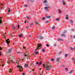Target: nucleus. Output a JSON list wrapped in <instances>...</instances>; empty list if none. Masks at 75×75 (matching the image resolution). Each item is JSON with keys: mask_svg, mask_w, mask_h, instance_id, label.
I'll list each match as a JSON object with an SVG mask.
<instances>
[{"mask_svg": "<svg viewBox=\"0 0 75 75\" xmlns=\"http://www.w3.org/2000/svg\"><path fill=\"white\" fill-rule=\"evenodd\" d=\"M46 67L45 68L47 71H50V68H51V64L50 63H47L45 65Z\"/></svg>", "mask_w": 75, "mask_h": 75, "instance_id": "1", "label": "nucleus"}, {"mask_svg": "<svg viewBox=\"0 0 75 75\" xmlns=\"http://www.w3.org/2000/svg\"><path fill=\"white\" fill-rule=\"evenodd\" d=\"M39 47H40V48H41V44H39L37 46L36 49L35 50V51H36L37 50H38V48H39Z\"/></svg>", "mask_w": 75, "mask_h": 75, "instance_id": "2", "label": "nucleus"}, {"mask_svg": "<svg viewBox=\"0 0 75 75\" xmlns=\"http://www.w3.org/2000/svg\"><path fill=\"white\" fill-rule=\"evenodd\" d=\"M14 58V56H12L10 58L11 61L12 62V63H14V61H13V58Z\"/></svg>", "mask_w": 75, "mask_h": 75, "instance_id": "3", "label": "nucleus"}, {"mask_svg": "<svg viewBox=\"0 0 75 75\" xmlns=\"http://www.w3.org/2000/svg\"><path fill=\"white\" fill-rule=\"evenodd\" d=\"M19 69L20 72H22L23 71V69L22 67L20 66L19 68Z\"/></svg>", "mask_w": 75, "mask_h": 75, "instance_id": "4", "label": "nucleus"}, {"mask_svg": "<svg viewBox=\"0 0 75 75\" xmlns=\"http://www.w3.org/2000/svg\"><path fill=\"white\" fill-rule=\"evenodd\" d=\"M43 38H44V37H43L42 36H40L39 37V39L40 40H41V39H42Z\"/></svg>", "mask_w": 75, "mask_h": 75, "instance_id": "5", "label": "nucleus"}, {"mask_svg": "<svg viewBox=\"0 0 75 75\" xmlns=\"http://www.w3.org/2000/svg\"><path fill=\"white\" fill-rule=\"evenodd\" d=\"M6 42L7 44H9L10 43V40H9V39H8L6 40Z\"/></svg>", "mask_w": 75, "mask_h": 75, "instance_id": "6", "label": "nucleus"}, {"mask_svg": "<svg viewBox=\"0 0 75 75\" xmlns=\"http://www.w3.org/2000/svg\"><path fill=\"white\" fill-rule=\"evenodd\" d=\"M57 41H64V40H63V39H62L59 38L58 39Z\"/></svg>", "mask_w": 75, "mask_h": 75, "instance_id": "7", "label": "nucleus"}, {"mask_svg": "<svg viewBox=\"0 0 75 75\" xmlns=\"http://www.w3.org/2000/svg\"><path fill=\"white\" fill-rule=\"evenodd\" d=\"M2 17H0V24H1L3 22H2V21L1 20V18Z\"/></svg>", "mask_w": 75, "mask_h": 75, "instance_id": "8", "label": "nucleus"}, {"mask_svg": "<svg viewBox=\"0 0 75 75\" xmlns=\"http://www.w3.org/2000/svg\"><path fill=\"white\" fill-rule=\"evenodd\" d=\"M62 3H63L64 5H65L66 3H65V0H63L62 1Z\"/></svg>", "mask_w": 75, "mask_h": 75, "instance_id": "9", "label": "nucleus"}, {"mask_svg": "<svg viewBox=\"0 0 75 75\" xmlns=\"http://www.w3.org/2000/svg\"><path fill=\"white\" fill-rule=\"evenodd\" d=\"M60 59V58H56V61L57 62H58L59 60Z\"/></svg>", "mask_w": 75, "mask_h": 75, "instance_id": "10", "label": "nucleus"}, {"mask_svg": "<svg viewBox=\"0 0 75 75\" xmlns=\"http://www.w3.org/2000/svg\"><path fill=\"white\" fill-rule=\"evenodd\" d=\"M11 51H12V49H11V48H10L8 50V52L9 53H10V52H11Z\"/></svg>", "mask_w": 75, "mask_h": 75, "instance_id": "11", "label": "nucleus"}, {"mask_svg": "<svg viewBox=\"0 0 75 75\" xmlns=\"http://www.w3.org/2000/svg\"><path fill=\"white\" fill-rule=\"evenodd\" d=\"M61 37H66V35L65 34H62L61 35Z\"/></svg>", "mask_w": 75, "mask_h": 75, "instance_id": "12", "label": "nucleus"}, {"mask_svg": "<svg viewBox=\"0 0 75 75\" xmlns=\"http://www.w3.org/2000/svg\"><path fill=\"white\" fill-rule=\"evenodd\" d=\"M8 11L9 13H11V9H10V8H9V9H8Z\"/></svg>", "mask_w": 75, "mask_h": 75, "instance_id": "13", "label": "nucleus"}, {"mask_svg": "<svg viewBox=\"0 0 75 75\" xmlns=\"http://www.w3.org/2000/svg\"><path fill=\"white\" fill-rule=\"evenodd\" d=\"M42 62L41 61L40 62V63H39V64H38V66H40V65H41L42 64Z\"/></svg>", "mask_w": 75, "mask_h": 75, "instance_id": "14", "label": "nucleus"}, {"mask_svg": "<svg viewBox=\"0 0 75 75\" xmlns=\"http://www.w3.org/2000/svg\"><path fill=\"white\" fill-rule=\"evenodd\" d=\"M24 67H25V68H27V67H28V65H27V64H25L24 65Z\"/></svg>", "mask_w": 75, "mask_h": 75, "instance_id": "15", "label": "nucleus"}, {"mask_svg": "<svg viewBox=\"0 0 75 75\" xmlns=\"http://www.w3.org/2000/svg\"><path fill=\"white\" fill-rule=\"evenodd\" d=\"M19 37L20 38H21V37H22L23 36H22V35H21V34H20V35H19Z\"/></svg>", "mask_w": 75, "mask_h": 75, "instance_id": "16", "label": "nucleus"}, {"mask_svg": "<svg viewBox=\"0 0 75 75\" xmlns=\"http://www.w3.org/2000/svg\"><path fill=\"white\" fill-rule=\"evenodd\" d=\"M51 17V16H46L47 18H50Z\"/></svg>", "mask_w": 75, "mask_h": 75, "instance_id": "17", "label": "nucleus"}, {"mask_svg": "<svg viewBox=\"0 0 75 75\" xmlns=\"http://www.w3.org/2000/svg\"><path fill=\"white\" fill-rule=\"evenodd\" d=\"M12 29H13V30L15 29V26H13V25H12Z\"/></svg>", "mask_w": 75, "mask_h": 75, "instance_id": "18", "label": "nucleus"}, {"mask_svg": "<svg viewBox=\"0 0 75 75\" xmlns=\"http://www.w3.org/2000/svg\"><path fill=\"white\" fill-rule=\"evenodd\" d=\"M72 71H74V70H71L70 72H69V74H71L72 73Z\"/></svg>", "mask_w": 75, "mask_h": 75, "instance_id": "19", "label": "nucleus"}, {"mask_svg": "<svg viewBox=\"0 0 75 75\" xmlns=\"http://www.w3.org/2000/svg\"><path fill=\"white\" fill-rule=\"evenodd\" d=\"M32 25H33V23H31V24H30V27H32Z\"/></svg>", "mask_w": 75, "mask_h": 75, "instance_id": "20", "label": "nucleus"}, {"mask_svg": "<svg viewBox=\"0 0 75 75\" xmlns=\"http://www.w3.org/2000/svg\"><path fill=\"white\" fill-rule=\"evenodd\" d=\"M39 23V22H36V25H37L38 26V23Z\"/></svg>", "mask_w": 75, "mask_h": 75, "instance_id": "21", "label": "nucleus"}, {"mask_svg": "<svg viewBox=\"0 0 75 75\" xmlns=\"http://www.w3.org/2000/svg\"><path fill=\"white\" fill-rule=\"evenodd\" d=\"M34 52H35V54H38V52H36L35 51H34Z\"/></svg>", "mask_w": 75, "mask_h": 75, "instance_id": "22", "label": "nucleus"}, {"mask_svg": "<svg viewBox=\"0 0 75 75\" xmlns=\"http://www.w3.org/2000/svg\"><path fill=\"white\" fill-rule=\"evenodd\" d=\"M54 58H52V59H50V61H54Z\"/></svg>", "mask_w": 75, "mask_h": 75, "instance_id": "23", "label": "nucleus"}, {"mask_svg": "<svg viewBox=\"0 0 75 75\" xmlns=\"http://www.w3.org/2000/svg\"><path fill=\"white\" fill-rule=\"evenodd\" d=\"M65 57H68V54H65Z\"/></svg>", "mask_w": 75, "mask_h": 75, "instance_id": "24", "label": "nucleus"}, {"mask_svg": "<svg viewBox=\"0 0 75 75\" xmlns=\"http://www.w3.org/2000/svg\"><path fill=\"white\" fill-rule=\"evenodd\" d=\"M57 43H54V47H56V46H57V44H56Z\"/></svg>", "mask_w": 75, "mask_h": 75, "instance_id": "25", "label": "nucleus"}, {"mask_svg": "<svg viewBox=\"0 0 75 75\" xmlns=\"http://www.w3.org/2000/svg\"><path fill=\"white\" fill-rule=\"evenodd\" d=\"M67 33V31L66 30L64 31V32H63V33Z\"/></svg>", "mask_w": 75, "mask_h": 75, "instance_id": "26", "label": "nucleus"}, {"mask_svg": "<svg viewBox=\"0 0 75 75\" xmlns=\"http://www.w3.org/2000/svg\"><path fill=\"white\" fill-rule=\"evenodd\" d=\"M55 27L54 26H53L52 27V29L54 30V29H55Z\"/></svg>", "mask_w": 75, "mask_h": 75, "instance_id": "27", "label": "nucleus"}, {"mask_svg": "<svg viewBox=\"0 0 75 75\" xmlns=\"http://www.w3.org/2000/svg\"><path fill=\"white\" fill-rule=\"evenodd\" d=\"M42 51L43 52H45V49H42Z\"/></svg>", "mask_w": 75, "mask_h": 75, "instance_id": "28", "label": "nucleus"}, {"mask_svg": "<svg viewBox=\"0 0 75 75\" xmlns=\"http://www.w3.org/2000/svg\"><path fill=\"white\" fill-rule=\"evenodd\" d=\"M59 11V13H60V14H61V10H59V9H58Z\"/></svg>", "mask_w": 75, "mask_h": 75, "instance_id": "29", "label": "nucleus"}, {"mask_svg": "<svg viewBox=\"0 0 75 75\" xmlns=\"http://www.w3.org/2000/svg\"><path fill=\"white\" fill-rule=\"evenodd\" d=\"M24 7H27L28 6V5H27V4H25L24 5Z\"/></svg>", "mask_w": 75, "mask_h": 75, "instance_id": "30", "label": "nucleus"}, {"mask_svg": "<svg viewBox=\"0 0 75 75\" xmlns=\"http://www.w3.org/2000/svg\"><path fill=\"white\" fill-rule=\"evenodd\" d=\"M56 20V21H59V18H57Z\"/></svg>", "mask_w": 75, "mask_h": 75, "instance_id": "31", "label": "nucleus"}, {"mask_svg": "<svg viewBox=\"0 0 75 75\" xmlns=\"http://www.w3.org/2000/svg\"><path fill=\"white\" fill-rule=\"evenodd\" d=\"M11 72H12V71L11 70V69H9V72L10 73H11Z\"/></svg>", "mask_w": 75, "mask_h": 75, "instance_id": "32", "label": "nucleus"}, {"mask_svg": "<svg viewBox=\"0 0 75 75\" xmlns=\"http://www.w3.org/2000/svg\"><path fill=\"white\" fill-rule=\"evenodd\" d=\"M45 17H43L42 18V20H45Z\"/></svg>", "mask_w": 75, "mask_h": 75, "instance_id": "33", "label": "nucleus"}, {"mask_svg": "<svg viewBox=\"0 0 75 75\" xmlns=\"http://www.w3.org/2000/svg\"><path fill=\"white\" fill-rule=\"evenodd\" d=\"M70 22L71 23H74V21L71 20L70 21Z\"/></svg>", "mask_w": 75, "mask_h": 75, "instance_id": "34", "label": "nucleus"}, {"mask_svg": "<svg viewBox=\"0 0 75 75\" xmlns=\"http://www.w3.org/2000/svg\"><path fill=\"white\" fill-rule=\"evenodd\" d=\"M65 69L66 71H67L68 70V68H65Z\"/></svg>", "mask_w": 75, "mask_h": 75, "instance_id": "35", "label": "nucleus"}, {"mask_svg": "<svg viewBox=\"0 0 75 75\" xmlns=\"http://www.w3.org/2000/svg\"><path fill=\"white\" fill-rule=\"evenodd\" d=\"M6 56H7V57H10V55L8 54H6Z\"/></svg>", "mask_w": 75, "mask_h": 75, "instance_id": "36", "label": "nucleus"}, {"mask_svg": "<svg viewBox=\"0 0 75 75\" xmlns=\"http://www.w3.org/2000/svg\"><path fill=\"white\" fill-rule=\"evenodd\" d=\"M62 51H60L59 53V54H62Z\"/></svg>", "mask_w": 75, "mask_h": 75, "instance_id": "37", "label": "nucleus"}, {"mask_svg": "<svg viewBox=\"0 0 75 75\" xmlns=\"http://www.w3.org/2000/svg\"><path fill=\"white\" fill-rule=\"evenodd\" d=\"M70 49H71V50H74V49L72 47H70Z\"/></svg>", "mask_w": 75, "mask_h": 75, "instance_id": "38", "label": "nucleus"}, {"mask_svg": "<svg viewBox=\"0 0 75 75\" xmlns=\"http://www.w3.org/2000/svg\"><path fill=\"white\" fill-rule=\"evenodd\" d=\"M45 9H48V8H47V7H46L45 8Z\"/></svg>", "mask_w": 75, "mask_h": 75, "instance_id": "39", "label": "nucleus"}, {"mask_svg": "<svg viewBox=\"0 0 75 75\" xmlns=\"http://www.w3.org/2000/svg\"><path fill=\"white\" fill-rule=\"evenodd\" d=\"M30 1L31 2H34V0H31Z\"/></svg>", "mask_w": 75, "mask_h": 75, "instance_id": "40", "label": "nucleus"}, {"mask_svg": "<svg viewBox=\"0 0 75 75\" xmlns=\"http://www.w3.org/2000/svg\"><path fill=\"white\" fill-rule=\"evenodd\" d=\"M0 10H2V9H3V7H1V8H0Z\"/></svg>", "mask_w": 75, "mask_h": 75, "instance_id": "41", "label": "nucleus"}, {"mask_svg": "<svg viewBox=\"0 0 75 75\" xmlns=\"http://www.w3.org/2000/svg\"><path fill=\"white\" fill-rule=\"evenodd\" d=\"M18 61H19V59L17 60L16 61V63H18Z\"/></svg>", "mask_w": 75, "mask_h": 75, "instance_id": "42", "label": "nucleus"}, {"mask_svg": "<svg viewBox=\"0 0 75 75\" xmlns=\"http://www.w3.org/2000/svg\"><path fill=\"white\" fill-rule=\"evenodd\" d=\"M47 0H45L44 2V3H47Z\"/></svg>", "mask_w": 75, "mask_h": 75, "instance_id": "43", "label": "nucleus"}, {"mask_svg": "<svg viewBox=\"0 0 75 75\" xmlns=\"http://www.w3.org/2000/svg\"><path fill=\"white\" fill-rule=\"evenodd\" d=\"M71 31H75V30L74 29H71Z\"/></svg>", "mask_w": 75, "mask_h": 75, "instance_id": "44", "label": "nucleus"}, {"mask_svg": "<svg viewBox=\"0 0 75 75\" xmlns=\"http://www.w3.org/2000/svg\"><path fill=\"white\" fill-rule=\"evenodd\" d=\"M25 30H28V28L27 27H25Z\"/></svg>", "mask_w": 75, "mask_h": 75, "instance_id": "45", "label": "nucleus"}, {"mask_svg": "<svg viewBox=\"0 0 75 75\" xmlns=\"http://www.w3.org/2000/svg\"><path fill=\"white\" fill-rule=\"evenodd\" d=\"M46 45H47V47H49V46H50L49 45H48V44H47Z\"/></svg>", "mask_w": 75, "mask_h": 75, "instance_id": "46", "label": "nucleus"}, {"mask_svg": "<svg viewBox=\"0 0 75 75\" xmlns=\"http://www.w3.org/2000/svg\"><path fill=\"white\" fill-rule=\"evenodd\" d=\"M2 50V48H1V47H0V50Z\"/></svg>", "mask_w": 75, "mask_h": 75, "instance_id": "47", "label": "nucleus"}, {"mask_svg": "<svg viewBox=\"0 0 75 75\" xmlns=\"http://www.w3.org/2000/svg\"><path fill=\"white\" fill-rule=\"evenodd\" d=\"M19 27H20V25H18V28H19Z\"/></svg>", "mask_w": 75, "mask_h": 75, "instance_id": "48", "label": "nucleus"}, {"mask_svg": "<svg viewBox=\"0 0 75 75\" xmlns=\"http://www.w3.org/2000/svg\"><path fill=\"white\" fill-rule=\"evenodd\" d=\"M48 21H46V23H48Z\"/></svg>", "mask_w": 75, "mask_h": 75, "instance_id": "49", "label": "nucleus"}, {"mask_svg": "<svg viewBox=\"0 0 75 75\" xmlns=\"http://www.w3.org/2000/svg\"><path fill=\"white\" fill-rule=\"evenodd\" d=\"M43 67L44 68H45V65H44V64H43Z\"/></svg>", "mask_w": 75, "mask_h": 75, "instance_id": "50", "label": "nucleus"}, {"mask_svg": "<svg viewBox=\"0 0 75 75\" xmlns=\"http://www.w3.org/2000/svg\"><path fill=\"white\" fill-rule=\"evenodd\" d=\"M25 21H26L27 23H28V21H27L26 20H25Z\"/></svg>", "mask_w": 75, "mask_h": 75, "instance_id": "51", "label": "nucleus"}, {"mask_svg": "<svg viewBox=\"0 0 75 75\" xmlns=\"http://www.w3.org/2000/svg\"><path fill=\"white\" fill-rule=\"evenodd\" d=\"M10 62L9 61H8L7 62V63H8H8H9Z\"/></svg>", "mask_w": 75, "mask_h": 75, "instance_id": "52", "label": "nucleus"}, {"mask_svg": "<svg viewBox=\"0 0 75 75\" xmlns=\"http://www.w3.org/2000/svg\"><path fill=\"white\" fill-rule=\"evenodd\" d=\"M66 17H68V16L67 15H66Z\"/></svg>", "mask_w": 75, "mask_h": 75, "instance_id": "53", "label": "nucleus"}, {"mask_svg": "<svg viewBox=\"0 0 75 75\" xmlns=\"http://www.w3.org/2000/svg\"><path fill=\"white\" fill-rule=\"evenodd\" d=\"M68 17H67L66 18H65V19H68Z\"/></svg>", "mask_w": 75, "mask_h": 75, "instance_id": "54", "label": "nucleus"}, {"mask_svg": "<svg viewBox=\"0 0 75 75\" xmlns=\"http://www.w3.org/2000/svg\"><path fill=\"white\" fill-rule=\"evenodd\" d=\"M20 66H19V65H18L17 66V67H20Z\"/></svg>", "mask_w": 75, "mask_h": 75, "instance_id": "55", "label": "nucleus"}, {"mask_svg": "<svg viewBox=\"0 0 75 75\" xmlns=\"http://www.w3.org/2000/svg\"><path fill=\"white\" fill-rule=\"evenodd\" d=\"M27 55H28V54H27V55H26V54H24V56H25V57H26V56H27Z\"/></svg>", "mask_w": 75, "mask_h": 75, "instance_id": "56", "label": "nucleus"}, {"mask_svg": "<svg viewBox=\"0 0 75 75\" xmlns=\"http://www.w3.org/2000/svg\"><path fill=\"white\" fill-rule=\"evenodd\" d=\"M36 64L37 65H38V62H36Z\"/></svg>", "mask_w": 75, "mask_h": 75, "instance_id": "57", "label": "nucleus"}, {"mask_svg": "<svg viewBox=\"0 0 75 75\" xmlns=\"http://www.w3.org/2000/svg\"><path fill=\"white\" fill-rule=\"evenodd\" d=\"M27 19H29V17H27Z\"/></svg>", "mask_w": 75, "mask_h": 75, "instance_id": "58", "label": "nucleus"}, {"mask_svg": "<svg viewBox=\"0 0 75 75\" xmlns=\"http://www.w3.org/2000/svg\"><path fill=\"white\" fill-rule=\"evenodd\" d=\"M18 53H20V54H21V53H22L20 52H18Z\"/></svg>", "mask_w": 75, "mask_h": 75, "instance_id": "59", "label": "nucleus"}, {"mask_svg": "<svg viewBox=\"0 0 75 75\" xmlns=\"http://www.w3.org/2000/svg\"><path fill=\"white\" fill-rule=\"evenodd\" d=\"M22 74L23 75H25V73H22Z\"/></svg>", "mask_w": 75, "mask_h": 75, "instance_id": "60", "label": "nucleus"}, {"mask_svg": "<svg viewBox=\"0 0 75 75\" xmlns=\"http://www.w3.org/2000/svg\"><path fill=\"white\" fill-rule=\"evenodd\" d=\"M73 38H75V35L74 36Z\"/></svg>", "mask_w": 75, "mask_h": 75, "instance_id": "61", "label": "nucleus"}, {"mask_svg": "<svg viewBox=\"0 0 75 75\" xmlns=\"http://www.w3.org/2000/svg\"><path fill=\"white\" fill-rule=\"evenodd\" d=\"M32 71H34V69H33V70H32Z\"/></svg>", "mask_w": 75, "mask_h": 75, "instance_id": "62", "label": "nucleus"}, {"mask_svg": "<svg viewBox=\"0 0 75 75\" xmlns=\"http://www.w3.org/2000/svg\"><path fill=\"white\" fill-rule=\"evenodd\" d=\"M3 4H1V6H3Z\"/></svg>", "mask_w": 75, "mask_h": 75, "instance_id": "63", "label": "nucleus"}, {"mask_svg": "<svg viewBox=\"0 0 75 75\" xmlns=\"http://www.w3.org/2000/svg\"><path fill=\"white\" fill-rule=\"evenodd\" d=\"M43 75V74H40V75Z\"/></svg>", "mask_w": 75, "mask_h": 75, "instance_id": "64", "label": "nucleus"}]
</instances>
